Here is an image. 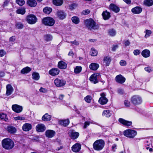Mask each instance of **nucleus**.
Wrapping results in <instances>:
<instances>
[{
	"instance_id": "49530a36",
	"label": "nucleus",
	"mask_w": 153,
	"mask_h": 153,
	"mask_svg": "<svg viewBox=\"0 0 153 153\" xmlns=\"http://www.w3.org/2000/svg\"><path fill=\"white\" fill-rule=\"evenodd\" d=\"M82 68L81 66H76L74 69V72L76 74H78L81 71Z\"/></svg>"
},
{
	"instance_id": "a18cd8bd",
	"label": "nucleus",
	"mask_w": 153,
	"mask_h": 153,
	"mask_svg": "<svg viewBox=\"0 0 153 153\" xmlns=\"http://www.w3.org/2000/svg\"><path fill=\"white\" fill-rule=\"evenodd\" d=\"M144 33H145V38H147L150 36L152 33V32L151 30H146L144 31Z\"/></svg>"
},
{
	"instance_id": "4468645a",
	"label": "nucleus",
	"mask_w": 153,
	"mask_h": 153,
	"mask_svg": "<svg viewBox=\"0 0 153 153\" xmlns=\"http://www.w3.org/2000/svg\"><path fill=\"white\" fill-rule=\"evenodd\" d=\"M56 14L60 20L64 19L66 16V14L63 11L61 10H58Z\"/></svg>"
},
{
	"instance_id": "f704fd0d",
	"label": "nucleus",
	"mask_w": 153,
	"mask_h": 153,
	"mask_svg": "<svg viewBox=\"0 0 153 153\" xmlns=\"http://www.w3.org/2000/svg\"><path fill=\"white\" fill-rule=\"evenodd\" d=\"M0 118L6 122L9 121L6 114L3 113H0Z\"/></svg>"
},
{
	"instance_id": "4c0bfd02",
	"label": "nucleus",
	"mask_w": 153,
	"mask_h": 153,
	"mask_svg": "<svg viewBox=\"0 0 153 153\" xmlns=\"http://www.w3.org/2000/svg\"><path fill=\"white\" fill-rule=\"evenodd\" d=\"M32 78L36 80H37L39 79V74L37 73L34 72L32 74Z\"/></svg>"
},
{
	"instance_id": "bf43d9fd",
	"label": "nucleus",
	"mask_w": 153,
	"mask_h": 153,
	"mask_svg": "<svg viewBox=\"0 0 153 153\" xmlns=\"http://www.w3.org/2000/svg\"><path fill=\"white\" fill-rule=\"evenodd\" d=\"M39 136H36L32 139V140L33 141L39 142Z\"/></svg>"
},
{
	"instance_id": "0e129e2a",
	"label": "nucleus",
	"mask_w": 153,
	"mask_h": 153,
	"mask_svg": "<svg viewBox=\"0 0 153 153\" xmlns=\"http://www.w3.org/2000/svg\"><path fill=\"white\" fill-rule=\"evenodd\" d=\"M39 91L40 92H42L45 93L47 91V90L43 88L42 87H41L39 89Z\"/></svg>"
},
{
	"instance_id": "e433bc0d",
	"label": "nucleus",
	"mask_w": 153,
	"mask_h": 153,
	"mask_svg": "<svg viewBox=\"0 0 153 153\" xmlns=\"http://www.w3.org/2000/svg\"><path fill=\"white\" fill-rule=\"evenodd\" d=\"M116 31L115 30L113 29H109L108 31V35L111 36H115L116 34Z\"/></svg>"
},
{
	"instance_id": "423d86ee",
	"label": "nucleus",
	"mask_w": 153,
	"mask_h": 153,
	"mask_svg": "<svg viewBox=\"0 0 153 153\" xmlns=\"http://www.w3.org/2000/svg\"><path fill=\"white\" fill-rule=\"evenodd\" d=\"M84 23L85 25L88 29L91 30L94 29L95 26V22L91 19L85 20Z\"/></svg>"
},
{
	"instance_id": "0eeeda50",
	"label": "nucleus",
	"mask_w": 153,
	"mask_h": 153,
	"mask_svg": "<svg viewBox=\"0 0 153 153\" xmlns=\"http://www.w3.org/2000/svg\"><path fill=\"white\" fill-rule=\"evenodd\" d=\"M101 97L99 98L98 102L102 105L106 104L108 101V99L106 97V93L103 92L100 94Z\"/></svg>"
},
{
	"instance_id": "2eb2a0df",
	"label": "nucleus",
	"mask_w": 153,
	"mask_h": 153,
	"mask_svg": "<svg viewBox=\"0 0 153 153\" xmlns=\"http://www.w3.org/2000/svg\"><path fill=\"white\" fill-rule=\"evenodd\" d=\"M115 80L117 82L120 84H123L125 82L126 79L121 75L120 74L116 76Z\"/></svg>"
},
{
	"instance_id": "c03bdc74",
	"label": "nucleus",
	"mask_w": 153,
	"mask_h": 153,
	"mask_svg": "<svg viewBox=\"0 0 153 153\" xmlns=\"http://www.w3.org/2000/svg\"><path fill=\"white\" fill-rule=\"evenodd\" d=\"M52 10V9L49 7H45L43 10V12L47 14H50Z\"/></svg>"
},
{
	"instance_id": "58836bf2",
	"label": "nucleus",
	"mask_w": 153,
	"mask_h": 153,
	"mask_svg": "<svg viewBox=\"0 0 153 153\" xmlns=\"http://www.w3.org/2000/svg\"><path fill=\"white\" fill-rule=\"evenodd\" d=\"M98 53L97 51L94 48H92L90 52V54L92 56H96Z\"/></svg>"
},
{
	"instance_id": "052dcab7",
	"label": "nucleus",
	"mask_w": 153,
	"mask_h": 153,
	"mask_svg": "<svg viewBox=\"0 0 153 153\" xmlns=\"http://www.w3.org/2000/svg\"><path fill=\"white\" fill-rule=\"evenodd\" d=\"M118 93L120 94H123L124 93V92L123 89L122 88H119L117 91Z\"/></svg>"
},
{
	"instance_id": "473e14b6",
	"label": "nucleus",
	"mask_w": 153,
	"mask_h": 153,
	"mask_svg": "<svg viewBox=\"0 0 153 153\" xmlns=\"http://www.w3.org/2000/svg\"><path fill=\"white\" fill-rule=\"evenodd\" d=\"M53 3L54 5L56 6H60L63 3V0H53Z\"/></svg>"
},
{
	"instance_id": "2f4dec72",
	"label": "nucleus",
	"mask_w": 153,
	"mask_h": 153,
	"mask_svg": "<svg viewBox=\"0 0 153 153\" xmlns=\"http://www.w3.org/2000/svg\"><path fill=\"white\" fill-rule=\"evenodd\" d=\"M32 128V125H23L22 129L23 131H30Z\"/></svg>"
},
{
	"instance_id": "7ed1b4c3",
	"label": "nucleus",
	"mask_w": 153,
	"mask_h": 153,
	"mask_svg": "<svg viewBox=\"0 0 153 153\" xmlns=\"http://www.w3.org/2000/svg\"><path fill=\"white\" fill-rule=\"evenodd\" d=\"M137 134L136 131L131 129H126L123 132V135L130 139L134 138L136 136Z\"/></svg>"
},
{
	"instance_id": "72a5a7b5",
	"label": "nucleus",
	"mask_w": 153,
	"mask_h": 153,
	"mask_svg": "<svg viewBox=\"0 0 153 153\" xmlns=\"http://www.w3.org/2000/svg\"><path fill=\"white\" fill-rule=\"evenodd\" d=\"M69 123L70 121L68 119L61 120L59 121V124H69Z\"/></svg>"
},
{
	"instance_id": "e2e57ef3",
	"label": "nucleus",
	"mask_w": 153,
	"mask_h": 153,
	"mask_svg": "<svg viewBox=\"0 0 153 153\" xmlns=\"http://www.w3.org/2000/svg\"><path fill=\"white\" fill-rule=\"evenodd\" d=\"M6 53L5 51L3 50H0V56L2 57Z\"/></svg>"
},
{
	"instance_id": "f8f14e48",
	"label": "nucleus",
	"mask_w": 153,
	"mask_h": 153,
	"mask_svg": "<svg viewBox=\"0 0 153 153\" xmlns=\"http://www.w3.org/2000/svg\"><path fill=\"white\" fill-rule=\"evenodd\" d=\"M12 108L13 111L18 113L21 112L23 110V107L22 106L17 104L13 105Z\"/></svg>"
},
{
	"instance_id": "3c124183",
	"label": "nucleus",
	"mask_w": 153,
	"mask_h": 153,
	"mask_svg": "<svg viewBox=\"0 0 153 153\" xmlns=\"http://www.w3.org/2000/svg\"><path fill=\"white\" fill-rule=\"evenodd\" d=\"M16 3L20 6H22L25 4L24 0H16Z\"/></svg>"
},
{
	"instance_id": "c85d7f7f",
	"label": "nucleus",
	"mask_w": 153,
	"mask_h": 153,
	"mask_svg": "<svg viewBox=\"0 0 153 153\" xmlns=\"http://www.w3.org/2000/svg\"><path fill=\"white\" fill-rule=\"evenodd\" d=\"M102 115L103 116H105L107 117H109L111 115V113L109 110H104L103 111Z\"/></svg>"
},
{
	"instance_id": "c756f323",
	"label": "nucleus",
	"mask_w": 153,
	"mask_h": 153,
	"mask_svg": "<svg viewBox=\"0 0 153 153\" xmlns=\"http://www.w3.org/2000/svg\"><path fill=\"white\" fill-rule=\"evenodd\" d=\"M118 120L119 122L122 124H131L132 123L131 121H127L121 118H119Z\"/></svg>"
},
{
	"instance_id": "9d476101",
	"label": "nucleus",
	"mask_w": 153,
	"mask_h": 153,
	"mask_svg": "<svg viewBox=\"0 0 153 153\" xmlns=\"http://www.w3.org/2000/svg\"><path fill=\"white\" fill-rule=\"evenodd\" d=\"M54 82L57 87H61L64 86L66 84V81L62 79L56 78L54 80Z\"/></svg>"
},
{
	"instance_id": "338daca9",
	"label": "nucleus",
	"mask_w": 153,
	"mask_h": 153,
	"mask_svg": "<svg viewBox=\"0 0 153 153\" xmlns=\"http://www.w3.org/2000/svg\"><path fill=\"white\" fill-rule=\"evenodd\" d=\"M74 53L73 52V51H70L68 53V55L69 56H72V57H73V56H74Z\"/></svg>"
},
{
	"instance_id": "69168bd1",
	"label": "nucleus",
	"mask_w": 153,
	"mask_h": 153,
	"mask_svg": "<svg viewBox=\"0 0 153 153\" xmlns=\"http://www.w3.org/2000/svg\"><path fill=\"white\" fill-rule=\"evenodd\" d=\"M76 7V5L75 4H73L70 6V8L72 10L74 9Z\"/></svg>"
},
{
	"instance_id": "7c9ffc66",
	"label": "nucleus",
	"mask_w": 153,
	"mask_h": 153,
	"mask_svg": "<svg viewBox=\"0 0 153 153\" xmlns=\"http://www.w3.org/2000/svg\"><path fill=\"white\" fill-rule=\"evenodd\" d=\"M27 4L31 7H34L37 5V3L35 0H28L27 1Z\"/></svg>"
},
{
	"instance_id": "864d4df0",
	"label": "nucleus",
	"mask_w": 153,
	"mask_h": 153,
	"mask_svg": "<svg viewBox=\"0 0 153 153\" xmlns=\"http://www.w3.org/2000/svg\"><path fill=\"white\" fill-rule=\"evenodd\" d=\"M133 53L135 56L139 55L140 53V51L138 49H136L134 51Z\"/></svg>"
},
{
	"instance_id": "b1692460",
	"label": "nucleus",
	"mask_w": 153,
	"mask_h": 153,
	"mask_svg": "<svg viewBox=\"0 0 153 153\" xmlns=\"http://www.w3.org/2000/svg\"><path fill=\"white\" fill-rule=\"evenodd\" d=\"M103 19L105 20L108 19L111 17L110 13L107 10L103 11L102 14Z\"/></svg>"
},
{
	"instance_id": "de8ad7c7",
	"label": "nucleus",
	"mask_w": 153,
	"mask_h": 153,
	"mask_svg": "<svg viewBox=\"0 0 153 153\" xmlns=\"http://www.w3.org/2000/svg\"><path fill=\"white\" fill-rule=\"evenodd\" d=\"M84 99L86 102L90 103L91 102L92 97L88 95L84 98Z\"/></svg>"
},
{
	"instance_id": "bb28decb",
	"label": "nucleus",
	"mask_w": 153,
	"mask_h": 153,
	"mask_svg": "<svg viewBox=\"0 0 153 153\" xmlns=\"http://www.w3.org/2000/svg\"><path fill=\"white\" fill-rule=\"evenodd\" d=\"M99 67V65L96 63H92L89 66V68L91 70L96 71Z\"/></svg>"
},
{
	"instance_id": "a878e982",
	"label": "nucleus",
	"mask_w": 153,
	"mask_h": 153,
	"mask_svg": "<svg viewBox=\"0 0 153 153\" xmlns=\"http://www.w3.org/2000/svg\"><path fill=\"white\" fill-rule=\"evenodd\" d=\"M142 55L144 58H147L150 56V51L148 49H145L141 52Z\"/></svg>"
},
{
	"instance_id": "393cba45",
	"label": "nucleus",
	"mask_w": 153,
	"mask_h": 153,
	"mask_svg": "<svg viewBox=\"0 0 153 153\" xmlns=\"http://www.w3.org/2000/svg\"><path fill=\"white\" fill-rule=\"evenodd\" d=\"M67 64L62 61H61L58 62V66L61 69H65L67 67Z\"/></svg>"
},
{
	"instance_id": "c9c22d12",
	"label": "nucleus",
	"mask_w": 153,
	"mask_h": 153,
	"mask_svg": "<svg viewBox=\"0 0 153 153\" xmlns=\"http://www.w3.org/2000/svg\"><path fill=\"white\" fill-rule=\"evenodd\" d=\"M31 69L28 67H26L22 69L21 71V73L22 74L28 73L31 71Z\"/></svg>"
},
{
	"instance_id": "603ef678",
	"label": "nucleus",
	"mask_w": 153,
	"mask_h": 153,
	"mask_svg": "<svg viewBox=\"0 0 153 153\" xmlns=\"http://www.w3.org/2000/svg\"><path fill=\"white\" fill-rule=\"evenodd\" d=\"M124 103L125 106L126 107H129L131 105L130 102L128 100H125L124 101Z\"/></svg>"
},
{
	"instance_id": "412c9836",
	"label": "nucleus",
	"mask_w": 153,
	"mask_h": 153,
	"mask_svg": "<svg viewBox=\"0 0 153 153\" xmlns=\"http://www.w3.org/2000/svg\"><path fill=\"white\" fill-rule=\"evenodd\" d=\"M79 133L77 132H74V130H72L70 134V136L71 138L73 140H75L79 136Z\"/></svg>"
},
{
	"instance_id": "39448f33",
	"label": "nucleus",
	"mask_w": 153,
	"mask_h": 153,
	"mask_svg": "<svg viewBox=\"0 0 153 153\" xmlns=\"http://www.w3.org/2000/svg\"><path fill=\"white\" fill-rule=\"evenodd\" d=\"M42 23L45 25L51 26L55 23V20L52 18L46 17L44 18L42 20Z\"/></svg>"
},
{
	"instance_id": "13d9d810",
	"label": "nucleus",
	"mask_w": 153,
	"mask_h": 153,
	"mask_svg": "<svg viewBox=\"0 0 153 153\" xmlns=\"http://www.w3.org/2000/svg\"><path fill=\"white\" fill-rule=\"evenodd\" d=\"M90 13V11L89 10L87 9L83 10L82 12V14L85 15L88 14Z\"/></svg>"
},
{
	"instance_id": "a19ab883",
	"label": "nucleus",
	"mask_w": 153,
	"mask_h": 153,
	"mask_svg": "<svg viewBox=\"0 0 153 153\" xmlns=\"http://www.w3.org/2000/svg\"><path fill=\"white\" fill-rule=\"evenodd\" d=\"M144 3L145 5L150 6L153 4V1L152 0H145Z\"/></svg>"
},
{
	"instance_id": "f257e3e1",
	"label": "nucleus",
	"mask_w": 153,
	"mask_h": 153,
	"mask_svg": "<svg viewBox=\"0 0 153 153\" xmlns=\"http://www.w3.org/2000/svg\"><path fill=\"white\" fill-rule=\"evenodd\" d=\"M2 147L6 150L12 149L14 146V143L12 140L9 138L3 139L1 141Z\"/></svg>"
},
{
	"instance_id": "20e7f679",
	"label": "nucleus",
	"mask_w": 153,
	"mask_h": 153,
	"mask_svg": "<svg viewBox=\"0 0 153 153\" xmlns=\"http://www.w3.org/2000/svg\"><path fill=\"white\" fill-rule=\"evenodd\" d=\"M131 101L133 105L137 106L140 105L142 102L143 100L140 96L135 95L131 97Z\"/></svg>"
},
{
	"instance_id": "774afa93",
	"label": "nucleus",
	"mask_w": 153,
	"mask_h": 153,
	"mask_svg": "<svg viewBox=\"0 0 153 153\" xmlns=\"http://www.w3.org/2000/svg\"><path fill=\"white\" fill-rule=\"evenodd\" d=\"M15 39L16 38L15 37L12 36L10 38V41L11 42H13L15 40Z\"/></svg>"
},
{
	"instance_id": "f3484780",
	"label": "nucleus",
	"mask_w": 153,
	"mask_h": 153,
	"mask_svg": "<svg viewBox=\"0 0 153 153\" xmlns=\"http://www.w3.org/2000/svg\"><path fill=\"white\" fill-rule=\"evenodd\" d=\"M6 129L7 132L11 134H14L17 131L16 128L11 125L7 126Z\"/></svg>"
},
{
	"instance_id": "f03ea898",
	"label": "nucleus",
	"mask_w": 153,
	"mask_h": 153,
	"mask_svg": "<svg viewBox=\"0 0 153 153\" xmlns=\"http://www.w3.org/2000/svg\"><path fill=\"white\" fill-rule=\"evenodd\" d=\"M105 143L104 140L102 139H99L96 140L93 144L94 149L96 151L102 150L104 147Z\"/></svg>"
},
{
	"instance_id": "6e6552de",
	"label": "nucleus",
	"mask_w": 153,
	"mask_h": 153,
	"mask_svg": "<svg viewBox=\"0 0 153 153\" xmlns=\"http://www.w3.org/2000/svg\"><path fill=\"white\" fill-rule=\"evenodd\" d=\"M26 20L29 24H33L36 22L37 19L34 15L30 14L27 16Z\"/></svg>"
},
{
	"instance_id": "5fc2aeb1",
	"label": "nucleus",
	"mask_w": 153,
	"mask_h": 153,
	"mask_svg": "<svg viewBox=\"0 0 153 153\" xmlns=\"http://www.w3.org/2000/svg\"><path fill=\"white\" fill-rule=\"evenodd\" d=\"M14 119L15 120H25V118L23 117L18 116L14 118Z\"/></svg>"
},
{
	"instance_id": "ddd939ff",
	"label": "nucleus",
	"mask_w": 153,
	"mask_h": 153,
	"mask_svg": "<svg viewBox=\"0 0 153 153\" xmlns=\"http://www.w3.org/2000/svg\"><path fill=\"white\" fill-rule=\"evenodd\" d=\"M81 147V145L79 143H77L72 146L71 150L73 152L77 153L80 151Z\"/></svg>"
},
{
	"instance_id": "37998d69",
	"label": "nucleus",
	"mask_w": 153,
	"mask_h": 153,
	"mask_svg": "<svg viewBox=\"0 0 153 153\" xmlns=\"http://www.w3.org/2000/svg\"><path fill=\"white\" fill-rule=\"evenodd\" d=\"M71 20L72 22L75 24H78L79 22V18L76 16L73 17L71 18Z\"/></svg>"
},
{
	"instance_id": "1a4fd4ad",
	"label": "nucleus",
	"mask_w": 153,
	"mask_h": 153,
	"mask_svg": "<svg viewBox=\"0 0 153 153\" xmlns=\"http://www.w3.org/2000/svg\"><path fill=\"white\" fill-rule=\"evenodd\" d=\"M100 77V75L99 73L94 74L89 78L91 82L94 84H96L98 82V79Z\"/></svg>"
},
{
	"instance_id": "aec40b11",
	"label": "nucleus",
	"mask_w": 153,
	"mask_h": 153,
	"mask_svg": "<svg viewBox=\"0 0 153 153\" xmlns=\"http://www.w3.org/2000/svg\"><path fill=\"white\" fill-rule=\"evenodd\" d=\"M111 60V57L108 56L104 57L103 59V63L106 66H109Z\"/></svg>"
},
{
	"instance_id": "dca6fc26",
	"label": "nucleus",
	"mask_w": 153,
	"mask_h": 153,
	"mask_svg": "<svg viewBox=\"0 0 153 153\" xmlns=\"http://www.w3.org/2000/svg\"><path fill=\"white\" fill-rule=\"evenodd\" d=\"M109 9L116 13H118L120 10L119 7L113 4H110L109 6Z\"/></svg>"
},
{
	"instance_id": "ea45409f",
	"label": "nucleus",
	"mask_w": 153,
	"mask_h": 153,
	"mask_svg": "<svg viewBox=\"0 0 153 153\" xmlns=\"http://www.w3.org/2000/svg\"><path fill=\"white\" fill-rule=\"evenodd\" d=\"M25 12V9L24 8H21L16 10V12L17 13L22 15L24 14Z\"/></svg>"
},
{
	"instance_id": "6e6d98bb",
	"label": "nucleus",
	"mask_w": 153,
	"mask_h": 153,
	"mask_svg": "<svg viewBox=\"0 0 153 153\" xmlns=\"http://www.w3.org/2000/svg\"><path fill=\"white\" fill-rule=\"evenodd\" d=\"M120 64L121 66H124L126 65L127 63L126 61L122 60L120 61Z\"/></svg>"
},
{
	"instance_id": "8fccbe9b",
	"label": "nucleus",
	"mask_w": 153,
	"mask_h": 153,
	"mask_svg": "<svg viewBox=\"0 0 153 153\" xmlns=\"http://www.w3.org/2000/svg\"><path fill=\"white\" fill-rule=\"evenodd\" d=\"M145 70L148 73H150L152 71L153 69L152 68L149 66H147L144 68Z\"/></svg>"
},
{
	"instance_id": "9b49d317",
	"label": "nucleus",
	"mask_w": 153,
	"mask_h": 153,
	"mask_svg": "<svg viewBox=\"0 0 153 153\" xmlns=\"http://www.w3.org/2000/svg\"><path fill=\"white\" fill-rule=\"evenodd\" d=\"M55 134L56 132L50 129L47 130L45 133L46 137L50 138L53 137L55 136Z\"/></svg>"
},
{
	"instance_id": "a211bd4d",
	"label": "nucleus",
	"mask_w": 153,
	"mask_h": 153,
	"mask_svg": "<svg viewBox=\"0 0 153 153\" xmlns=\"http://www.w3.org/2000/svg\"><path fill=\"white\" fill-rule=\"evenodd\" d=\"M59 71V70L58 68H53L49 71V73L52 76H55L58 75Z\"/></svg>"
},
{
	"instance_id": "4be33fe9",
	"label": "nucleus",
	"mask_w": 153,
	"mask_h": 153,
	"mask_svg": "<svg viewBox=\"0 0 153 153\" xmlns=\"http://www.w3.org/2000/svg\"><path fill=\"white\" fill-rule=\"evenodd\" d=\"M6 93L7 96H9L11 94L13 91V88L12 86L10 84H8L6 86Z\"/></svg>"
},
{
	"instance_id": "680f3d73",
	"label": "nucleus",
	"mask_w": 153,
	"mask_h": 153,
	"mask_svg": "<svg viewBox=\"0 0 153 153\" xmlns=\"http://www.w3.org/2000/svg\"><path fill=\"white\" fill-rule=\"evenodd\" d=\"M70 42L76 46L79 45V42L76 40H75L73 41H71Z\"/></svg>"
},
{
	"instance_id": "6ab92c4d",
	"label": "nucleus",
	"mask_w": 153,
	"mask_h": 153,
	"mask_svg": "<svg viewBox=\"0 0 153 153\" xmlns=\"http://www.w3.org/2000/svg\"><path fill=\"white\" fill-rule=\"evenodd\" d=\"M46 128L45 125H37L36 129L38 132H42L45 131Z\"/></svg>"
},
{
	"instance_id": "79ce46f5",
	"label": "nucleus",
	"mask_w": 153,
	"mask_h": 153,
	"mask_svg": "<svg viewBox=\"0 0 153 153\" xmlns=\"http://www.w3.org/2000/svg\"><path fill=\"white\" fill-rule=\"evenodd\" d=\"M53 38L52 36L50 34H46L44 36V39L45 40L47 41H51Z\"/></svg>"
},
{
	"instance_id": "5701e85b",
	"label": "nucleus",
	"mask_w": 153,
	"mask_h": 153,
	"mask_svg": "<svg viewBox=\"0 0 153 153\" xmlns=\"http://www.w3.org/2000/svg\"><path fill=\"white\" fill-rule=\"evenodd\" d=\"M131 11L134 14H139L141 12L142 9L141 7L137 6L132 8Z\"/></svg>"
},
{
	"instance_id": "4d7b16f0",
	"label": "nucleus",
	"mask_w": 153,
	"mask_h": 153,
	"mask_svg": "<svg viewBox=\"0 0 153 153\" xmlns=\"http://www.w3.org/2000/svg\"><path fill=\"white\" fill-rule=\"evenodd\" d=\"M95 123L94 122L91 120H89L88 121H86L85 122L84 124H94Z\"/></svg>"
},
{
	"instance_id": "09e8293b",
	"label": "nucleus",
	"mask_w": 153,
	"mask_h": 153,
	"mask_svg": "<svg viewBox=\"0 0 153 153\" xmlns=\"http://www.w3.org/2000/svg\"><path fill=\"white\" fill-rule=\"evenodd\" d=\"M15 26L18 29H22L23 27V25L20 22H17L16 23Z\"/></svg>"
},
{
	"instance_id": "cd10ccee",
	"label": "nucleus",
	"mask_w": 153,
	"mask_h": 153,
	"mask_svg": "<svg viewBox=\"0 0 153 153\" xmlns=\"http://www.w3.org/2000/svg\"><path fill=\"white\" fill-rule=\"evenodd\" d=\"M51 119V116L48 113H46L42 117V120L47 121L50 120Z\"/></svg>"
}]
</instances>
